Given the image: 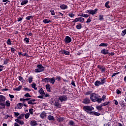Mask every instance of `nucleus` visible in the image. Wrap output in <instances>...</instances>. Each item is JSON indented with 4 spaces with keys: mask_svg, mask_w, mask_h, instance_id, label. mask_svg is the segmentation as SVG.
I'll list each match as a JSON object with an SVG mask.
<instances>
[{
    "mask_svg": "<svg viewBox=\"0 0 126 126\" xmlns=\"http://www.w3.org/2000/svg\"><path fill=\"white\" fill-rule=\"evenodd\" d=\"M11 117H12V115H6L5 116V117H4V119H5V120H7L8 118H11Z\"/></svg>",
    "mask_w": 126,
    "mask_h": 126,
    "instance_id": "42",
    "label": "nucleus"
},
{
    "mask_svg": "<svg viewBox=\"0 0 126 126\" xmlns=\"http://www.w3.org/2000/svg\"><path fill=\"white\" fill-rule=\"evenodd\" d=\"M50 12L51 13V15H55V11H54V10H50Z\"/></svg>",
    "mask_w": 126,
    "mask_h": 126,
    "instance_id": "57",
    "label": "nucleus"
},
{
    "mask_svg": "<svg viewBox=\"0 0 126 126\" xmlns=\"http://www.w3.org/2000/svg\"><path fill=\"white\" fill-rule=\"evenodd\" d=\"M7 45H11V40H10V39H8L7 40V42H6Z\"/></svg>",
    "mask_w": 126,
    "mask_h": 126,
    "instance_id": "40",
    "label": "nucleus"
},
{
    "mask_svg": "<svg viewBox=\"0 0 126 126\" xmlns=\"http://www.w3.org/2000/svg\"><path fill=\"white\" fill-rule=\"evenodd\" d=\"M83 109L85 112L87 113V114L90 115V113L92 112V111H94V107L91 105H86L83 106Z\"/></svg>",
    "mask_w": 126,
    "mask_h": 126,
    "instance_id": "2",
    "label": "nucleus"
},
{
    "mask_svg": "<svg viewBox=\"0 0 126 126\" xmlns=\"http://www.w3.org/2000/svg\"><path fill=\"white\" fill-rule=\"evenodd\" d=\"M70 53L68 51L64 50V55H66L67 56H69Z\"/></svg>",
    "mask_w": 126,
    "mask_h": 126,
    "instance_id": "39",
    "label": "nucleus"
},
{
    "mask_svg": "<svg viewBox=\"0 0 126 126\" xmlns=\"http://www.w3.org/2000/svg\"><path fill=\"white\" fill-rule=\"evenodd\" d=\"M37 68L34 70V72L36 73L43 72L45 70V67L43 66L42 64L37 65Z\"/></svg>",
    "mask_w": 126,
    "mask_h": 126,
    "instance_id": "3",
    "label": "nucleus"
},
{
    "mask_svg": "<svg viewBox=\"0 0 126 126\" xmlns=\"http://www.w3.org/2000/svg\"><path fill=\"white\" fill-rule=\"evenodd\" d=\"M28 103L29 105H35L36 104V103L32 102V101L31 100H29L28 102Z\"/></svg>",
    "mask_w": 126,
    "mask_h": 126,
    "instance_id": "29",
    "label": "nucleus"
},
{
    "mask_svg": "<svg viewBox=\"0 0 126 126\" xmlns=\"http://www.w3.org/2000/svg\"><path fill=\"white\" fill-rule=\"evenodd\" d=\"M74 124V122H73V121H71L69 122L70 126H73Z\"/></svg>",
    "mask_w": 126,
    "mask_h": 126,
    "instance_id": "61",
    "label": "nucleus"
},
{
    "mask_svg": "<svg viewBox=\"0 0 126 126\" xmlns=\"http://www.w3.org/2000/svg\"><path fill=\"white\" fill-rule=\"evenodd\" d=\"M27 3H28V0H22V2H21V5H24Z\"/></svg>",
    "mask_w": 126,
    "mask_h": 126,
    "instance_id": "18",
    "label": "nucleus"
},
{
    "mask_svg": "<svg viewBox=\"0 0 126 126\" xmlns=\"http://www.w3.org/2000/svg\"><path fill=\"white\" fill-rule=\"evenodd\" d=\"M102 46H103L104 47H107V46H108V43H101L100 44L99 47H101Z\"/></svg>",
    "mask_w": 126,
    "mask_h": 126,
    "instance_id": "34",
    "label": "nucleus"
},
{
    "mask_svg": "<svg viewBox=\"0 0 126 126\" xmlns=\"http://www.w3.org/2000/svg\"><path fill=\"white\" fill-rule=\"evenodd\" d=\"M76 28L77 29H78V30L81 29V28H82V26L81 25V24H78L76 26Z\"/></svg>",
    "mask_w": 126,
    "mask_h": 126,
    "instance_id": "32",
    "label": "nucleus"
},
{
    "mask_svg": "<svg viewBox=\"0 0 126 126\" xmlns=\"http://www.w3.org/2000/svg\"><path fill=\"white\" fill-rule=\"evenodd\" d=\"M98 11V9L97 8L94 9V10L90 9L86 11V13H88V14H90L91 15H94V14H96Z\"/></svg>",
    "mask_w": 126,
    "mask_h": 126,
    "instance_id": "5",
    "label": "nucleus"
},
{
    "mask_svg": "<svg viewBox=\"0 0 126 126\" xmlns=\"http://www.w3.org/2000/svg\"><path fill=\"white\" fill-rule=\"evenodd\" d=\"M46 116L47 114H46V113H45L44 111L42 112L40 115V117L41 119H44V118H45V117H46Z\"/></svg>",
    "mask_w": 126,
    "mask_h": 126,
    "instance_id": "14",
    "label": "nucleus"
},
{
    "mask_svg": "<svg viewBox=\"0 0 126 126\" xmlns=\"http://www.w3.org/2000/svg\"><path fill=\"white\" fill-rule=\"evenodd\" d=\"M58 99H59L61 102H63V101L67 100V96H66V95H62L60 96Z\"/></svg>",
    "mask_w": 126,
    "mask_h": 126,
    "instance_id": "7",
    "label": "nucleus"
},
{
    "mask_svg": "<svg viewBox=\"0 0 126 126\" xmlns=\"http://www.w3.org/2000/svg\"><path fill=\"white\" fill-rule=\"evenodd\" d=\"M32 88H33L34 90H37L38 89L37 87H36V84L35 83H33L32 84Z\"/></svg>",
    "mask_w": 126,
    "mask_h": 126,
    "instance_id": "26",
    "label": "nucleus"
},
{
    "mask_svg": "<svg viewBox=\"0 0 126 126\" xmlns=\"http://www.w3.org/2000/svg\"><path fill=\"white\" fill-rule=\"evenodd\" d=\"M97 68L99 69L102 73L106 71V68L105 67V66H102V65H98Z\"/></svg>",
    "mask_w": 126,
    "mask_h": 126,
    "instance_id": "10",
    "label": "nucleus"
},
{
    "mask_svg": "<svg viewBox=\"0 0 126 126\" xmlns=\"http://www.w3.org/2000/svg\"><path fill=\"white\" fill-rule=\"evenodd\" d=\"M25 97H31V95L29 94V93H27L26 94L24 95Z\"/></svg>",
    "mask_w": 126,
    "mask_h": 126,
    "instance_id": "59",
    "label": "nucleus"
},
{
    "mask_svg": "<svg viewBox=\"0 0 126 126\" xmlns=\"http://www.w3.org/2000/svg\"><path fill=\"white\" fill-rule=\"evenodd\" d=\"M91 22V19H90V18H89L86 21V23H90Z\"/></svg>",
    "mask_w": 126,
    "mask_h": 126,
    "instance_id": "64",
    "label": "nucleus"
},
{
    "mask_svg": "<svg viewBox=\"0 0 126 126\" xmlns=\"http://www.w3.org/2000/svg\"><path fill=\"white\" fill-rule=\"evenodd\" d=\"M99 99H101V101H103V100H105L106 99V95H104L102 96L101 98H99Z\"/></svg>",
    "mask_w": 126,
    "mask_h": 126,
    "instance_id": "56",
    "label": "nucleus"
},
{
    "mask_svg": "<svg viewBox=\"0 0 126 126\" xmlns=\"http://www.w3.org/2000/svg\"><path fill=\"white\" fill-rule=\"evenodd\" d=\"M49 82L52 84H54L55 82H56V79H55L54 77L49 78Z\"/></svg>",
    "mask_w": 126,
    "mask_h": 126,
    "instance_id": "12",
    "label": "nucleus"
},
{
    "mask_svg": "<svg viewBox=\"0 0 126 126\" xmlns=\"http://www.w3.org/2000/svg\"><path fill=\"white\" fill-rule=\"evenodd\" d=\"M102 105H101V106H96V109L97 110H98V111H102Z\"/></svg>",
    "mask_w": 126,
    "mask_h": 126,
    "instance_id": "36",
    "label": "nucleus"
},
{
    "mask_svg": "<svg viewBox=\"0 0 126 126\" xmlns=\"http://www.w3.org/2000/svg\"><path fill=\"white\" fill-rule=\"evenodd\" d=\"M104 16H103V15H100L99 16V20H103V19H104Z\"/></svg>",
    "mask_w": 126,
    "mask_h": 126,
    "instance_id": "43",
    "label": "nucleus"
},
{
    "mask_svg": "<svg viewBox=\"0 0 126 126\" xmlns=\"http://www.w3.org/2000/svg\"><path fill=\"white\" fill-rule=\"evenodd\" d=\"M45 87L48 92H51V86L49 84L46 85Z\"/></svg>",
    "mask_w": 126,
    "mask_h": 126,
    "instance_id": "17",
    "label": "nucleus"
},
{
    "mask_svg": "<svg viewBox=\"0 0 126 126\" xmlns=\"http://www.w3.org/2000/svg\"><path fill=\"white\" fill-rule=\"evenodd\" d=\"M17 109H22V107H23V103H19L17 104Z\"/></svg>",
    "mask_w": 126,
    "mask_h": 126,
    "instance_id": "20",
    "label": "nucleus"
},
{
    "mask_svg": "<svg viewBox=\"0 0 126 126\" xmlns=\"http://www.w3.org/2000/svg\"><path fill=\"white\" fill-rule=\"evenodd\" d=\"M64 41L65 43V44H69L70 42H71V38L69 37V36H65Z\"/></svg>",
    "mask_w": 126,
    "mask_h": 126,
    "instance_id": "6",
    "label": "nucleus"
},
{
    "mask_svg": "<svg viewBox=\"0 0 126 126\" xmlns=\"http://www.w3.org/2000/svg\"><path fill=\"white\" fill-rule=\"evenodd\" d=\"M50 81V78H45L42 79V81H44V82H49Z\"/></svg>",
    "mask_w": 126,
    "mask_h": 126,
    "instance_id": "27",
    "label": "nucleus"
},
{
    "mask_svg": "<svg viewBox=\"0 0 126 126\" xmlns=\"http://www.w3.org/2000/svg\"><path fill=\"white\" fill-rule=\"evenodd\" d=\"M20 125H24V122L21 121V120H19V122L18 123Z\"/></svg>",
    "mask_w": 126,
    "mask_h": 126,
    "instance_id": "53",
    "label": "nucleus"
},
{
    "mask_svg": "<svg viewBox=\"0 0 126 126\" xmlns=\"http://www.w3.org/2000/svg\"><path fill=\"white\" fill-rule=\"evenodd\" d=\"M58 122H63V118H60L58 119Z\"/></svg>",
    "mask_w": 126,
    "mask_h": 126,
    "instance_id": "58",
    "label": "nucleus"
},
{
    "mask_svg": "<svg viewBox=\"0 0 126 126\" xmlns=\"http://www.w3.org/2000/svg\"><path fill=\"white\" fill-rule=\"evenodd\" d=\"M83 104H86L87 105H89L90 104V98H86L83 99L82 101Z\"/></svg>",
    "mask_w": 126,
    "mask_h": 126,
    "instance_id": "9",
    "label": "nucleus"
},
{
    "mask_svg": "<svg viewBox=\"0 0 126 126\" xmlns=\"http://www.w3.org/2000/svg\"><path fill=\"white\" fill-rule=\"evenodd\" d=\"M104 83H106V78L101 79L100 80V84L103 85Z\"/></svg>",
    "mask_w": 126,
    "mask_h": 126,
    "instance_id": "24",
    "label": "nucleus"
},
{
    "mask_svg": "<svg viewBox=\"0 0 126 126\" xmlns=\"http://www.w3.org/2000/svg\"><path fill=\"white\" fill-rule=\"evenodd\" d=\"M5 106H6V107H10V102H9V100H6V101Z\"/></svg>",
    "mask_w": 126,
    "mask_h": 126,
    "instance_id": "28",
    "label": "nucleus"
},
{
    "mask_svg": "<svg viewBox=\"0 0 126 126\" xmlns=\"http://www.w3.org/2000/svg\"><path fill=\"white\" fill-rule=\"evenodd\" d=\"M94 85L95 86H100V85H101V83L100 82V81H96L94 83Z\"/></svg>",
    "mask_w": 126,
    "mask_h": 126,
    "instance_id": "23",
    "label": "nucleus"
},
{
    "mask_svg": "<svg viewBox=\"0 0 126 126\" xmlns=\"http://www.w3.org/2000/svg\"><path fill=\"white\" fill-rule=\"evenodd\" d=\"M14 115L15 117H18L19 116L20 114L18 112H14Z\"/></svg>",
    "mask_w": 126,
    "mask_h": 126,
    "instance_id": "62",
    "label": "nucleus"
},
{
    "mask_svg": "<svg viewBox=\"0 0 126 126\" xmlns=\"http://www.w3.org/2000/svg\"><path fill=\"white\" fill-rule=\"evenodd\" d=\"M79 22H84V18L82 17H79Z\"/></svg>",
    "mask_w": 126,
    "mask_h": 126,
    "instance_id": "35",
    "label": "nucleus"
},
{
    "mask_svg": "<svg viewBox=\"0 0 126 126\" xmlns=\"http://www.w3.org/2000/svg\"><path fill=\"white\" fill-rule=\"evenodd\" d=\"M107 105H109V102H105L101 104L102 107H104V106H107Z\"/></svg>",
    "mask_w": 126,
    "mask_h": 126,
    "instance_id": "37",
    "label": "nucleus"
},
{
    "mask_svg": "<svg viewBox=\"0 0 126 126\" xmlns=\"http://www.w3.org/2000/svg\"><path fill=\"white\" fill-rule=\"evenodd\" d=\"M15 51H16V50H15V49H14V48H11V53H15Z\"/></svg>",
    "mask_w": 126,
    "mask_h": 126,
    "instance_id": "55",
    "label": "nucleus"
},
{
    "mask_svg": "<svg viewBox=\"0 0 126 126\" xmlns=\"http://www.w3.org/2000/svg\"><path fill=\"white\" fill-rule=\"evenodd\" d=\"M33 111H34V109H29V113H30V114H31V115H33Z\"/></svg>",
    "mask_w": 126,
    "mask_h": 126,
    "instance_id": "45",
    "label": "nucleus"
},
{
    "mask_svg": "<svg viewBox=\"0 0 126 126\" xmlns=\"http://www.w3.org/2000/svg\"><path fill=\"white\" fill-rule=\"evenodd\" d=\"M19 80L21 82H23L24 81V79L22 76H19Z\"/></svg>",
    "mask_w": 126,
    "mask_h": 126,
    "instance_id": "38",
    "label": "nucleus"
},
{
    "mask_svg": "<svg viewBox=\"0 0 126 126\" xmlns=\"http://www.w3.org/2000/svg\"><path fill=\"white\" fill-rule=\"evenodd\" d=\"M90 115H93V116H100V113L95 111H92V112L90 113Z\"/></svg>",
    "mask_w": 126,
    "mask_h": 126,
    "instance_id": "13",
    "label": "nucleus"
},
{
    "mask_svg": "<svg viewBox=\"0 0 126 126\" xmlns=\"http://www.w3.org/2000/svg\"><path fill=\"white\" fill-rule=\"evenodd\" d=\"M37 125H38L37 124V122L36 121H32L31 122V126H37Z\"/></svg>",
    "mask_w": 126,
    "mask_h": 126,
    "instance_id": "16",
    "label": "nucleus"
},
{
    "mask_svg": "<svg viewBox=\"0 0 126 126\" xmlns=\"http://www.w3.org/2000/svg\"><path fill=\"white\" fill-rule=\"evenodd\" d=\"M22 88V86H20L18 87H17L16 88L14 89V90L16 91H20Z\"/></svg>",
    "mask_w": 126,
    "mask_h": 126,
    "instance_id": "25",
    "label": "nucleus"
},
{
    "mask_svg": "<svg viewBox=\"0 0 126 126\" xmlns=\"http://www.w3.org/2000/svg\"><path fill=\"white\" fill-rule=\"evenodd\" d=\"M43 22L44 24H47L48 23H50V22H52V21L48 19H44L43 20Z\"/></svg>",
    "mask_w": 126,
    "mask_h": 126,
    "instance_id": "22",
    "label": "nucleus"
},
{
    "mask_svg": "<svg viewBox=\"0 0 126 126\" xmlns=\"http://www.w3.org/2000/svg\"><path fill=\"white\" fill-rule=\"evenodd\" d=\"M5 96L0 95V105L3 107V109H5V104H4V103H3L5 101Z\"/></svg>",
    "mask_w": 126,
    "mask_h": 126,
    "instance_id": "4",
    "label": "nucleus"
},
{
    "mask_svg": "<svg viewBox=\"0 0 126 126\" xmlns=\"http://www.w3.org/2000/svg\"><path fill=\"white\" fill-rule=\"evenodd\" d=\"M116 93L117 94H121V93H122V92H121V91H120L119 90H117Z\"/></svg>",
    "mask_w": 126,
    "mask_h": 126,
    "instance_id": "63",
    "label": "nucleus"
},
{
    "mask_svg": "<svg viewBox=\"0 0 126 126\" xmlns=\"http://www.w3.org/2000/svg\"><path fill=\"white\" fill-rule=\"evenodd\" d=\"M33 81V78L32 77H29V83H31Z\"/></svg>",
    "mask_w": 126,
    "mask_h": 126,
    "instance_id": "41",
    "label": "nucleus"
},
{
    "mask_svg": "<svg viewBox=\"0 0 126 126\" xmlns=\"http://www.w3.org/2000/svg\"><path fill=\"white\" fill-rule=\"evenodd\" d=\"M31 18H33V16H29L26 18V20H30Z\"/></svg>",
    "mask_w": 126,
    "mask_h": 126,
    "instance_id": "44",
    "label": "nucleus"
},
{
    "mask_svg": "<svg viewBox=\"0 0 126 126\" xmlns=\"http://www.w3.org/2000/svg\"><path fill=\"white\" fill-rule=\"evenodd\" d=\"M60 100L59 99H55V102L54 103V106L55 107H57V108H61V104L60 103Z\"/></svg>",
    "mask_w": 126,
    "mask_h": 126,
    "instance_id": "8",
    "label": "nucleus"
},
{
    "mask_svg": "<svg viewBox=\"0 0 126 126\" xmlns=\"http://www.w3.org/2000/svg\"><path fill=\"white\" fill-rule=\"evenodd\" d=\"M20 101L21 102H23V103H24V102H26V98H20Z\"/></svg>",
    "mask_w": 126,
    "mask_h": 126,
    "instance_id": "51",
    "label": "nucleus"
},
{
    "mask_svg": "<svg viewBox=\"0 0 126 126\" xmlns=\"http://www.w3.org/2000/svg\"><path fill=\"white\" fill-rule=\"evenodd\" d=\"M25 116V114L23 113L21 114L19 117H18V119H23Z\"/></svg>",
    "mask_w": 126,
    "mask_h": 126,
    "instance_id": "30",
    "label": "nucleus"
},
{
    "mask_svg": "<svg viewBox=\"0 0 126 126\" xmlns=\"http://www.w3.org/2000/svg\"><path fill=\"white\" fill-rule=\"evenodd\" d=\"M3 67H4L3 65H0V72L3 70Z\"/></svg>",
    "mask_w": 126,
    "mask_h": 126,
    "instance_id": "50",
    "label": "nucleus"
},
{
    "mask_svg": "<svg viewBox=\"0 0 126 126\" xmlns=\"http://www.w3.org/2000/svg\"><path fill=\"white\" fill-rule=\"evenodd\" d=\"M39 93L40 94V95H45V92H44V90L42 88H41L39 91H38Z\"/></svg>",
    "mask_w": 126,
    "mask_h": 126,
    "instance_id": "21",
    "label": "nucleus"
},
{
    "mask_svg": "<svg viewBox=\"0 0 126 126\" xmlns=\"http://www.w3.org/2000/svg\"><path fill=\"white\" fill-rule=\"evenodd\" d=\"M69 17H74V14L73 13H70L69 14Z\"/></svg>",
    "mask_w": 126,
    "mask_h": 126,
    "instance_id": "60",
    "label": "nucleus"
},
{
    "mask_svg": "<svg viewBox=\"0 0 126 126\" xmlns=\"http://www.w3.org/2000/svg\"><path fill=\"white\" fill-rule=\"evenodd\" d=\"M29 117H30V113H27L26 114H25V119H28Z\"/></svg>",
    "mask_w": 126,
    "mask_h": 126,
    "instance_id": "33",
    "label": "nucleus"
},
{
    "mask_svg": "<svg viewBox=\"0 0 126 126\" xmlns=\"http://www.w3.org/2000/svg\"><path fill=\"white\" fill-rule=\"evenodd\" d=\"M126 34V29L122 31V36H125Z\"/></svg>",
    "mask_w": 126,
    "mask_h": 126,
    "instance_id": "48",
    "label": "nucleus"
},
{
    "mask_svg": "<svg viewBox=\"0 0 126 126\" xmlns=\"http://www.w3.org/2000/svg\"><path fill=\"white\" fill-rule=\"evenodd\" d=\"M101 54H103V55H107L109 54V51L108 50L105 49H103L101 50Z\"/></svg>",
    "mask_w": 126,
    "mask_h": 126,
    "instance_id": "11",
    "label": "nucleus"
},
{
    "mask_svg": "<svg viewBox=\"0 0 126 126\" xmlns=\"http://www.w3.org/2000/svg\"><path fill=\"white\" fill-rule=\"evenodd\" d=\"M67 5H65V4H62L60 6V8H61V9H67Z\"/></svg>",
    "mask_w": 126,
    "mask_h": 126,
    "instance_id": "15",
    "label": "nucleus"
},
{
    "mask_svg": "<svg viewBox=\"0 0 126 126\" xmlns=\"http://www.w3.org/2000/svg\"><path fill=\"white\" fill-rule=\"evenodd\" d=\"M90 97L92 102H97V103H101L102 102V99L99 98L100 96L95 93L91 94Z\"/></svg>",
    "mask_w": 126,
    "mask_h": 126,
    "instance_id": "1",
    "label": "nucleus"
},
{
    "mask_svg": "<svg viewBox=\"0 0 126 126\" xmlns=\"http://www.w3.org/2000/svg\"><path fill=\"white\" fill-rule=\"evenodd\" d=\"M56 80H58V81H61L62 80V77L61 76H57Z\"/></svg>",
    "mask_w": 126,
    "mask_h": 126,
    "instance_id": "47",
    "label": "nucleus"
},
{
    "mask_svg": "<svg viewBox=\"0 0 126 126\" xmlns=\"http://www.w3.org/2000/svg\"><path fill=\"white\" fill-rule=\"evenodd\" d=\"M109 3H110V2L109 1H108L105 4V6L107 8H110V6H109Z\"/></svg>",
    "mask_w": 126,
    "mask_h": 126,
    "instance_id": "31",
    "label": "nucleus"
},
{
    "mask_svg": "<svg viewBox=\"0 0 126 126\" xmlns=\"http://www.w3.org/2000/svg\"><path fill=\"white\" fill-rule=\"evenodd\" d=\"M48 120L49 121H55V118H54V116L52 115H49L47 117Z\"/></svg>",
    "mask_w": 126,
    "mask_h": 126,
    "instance_id": "19",
    "label": "nucleus"
},
{
    "mask_svg": "<svg viewBox=\"0 0 126 126\" xmlns=\"http://www.w3.org/2000/svg\"><path fill=\"white\" fill-rule=\"evenodd\" d=\"M8 61L9 60L7 59H6L4 60V64H7L8 63Z\"/></svg>",
    "mask_w": 126,
    "mask_h": 126,
    "instance_id": "46",
    "label": "nucleus"
},
{
    "mask_svg": "<svg viewBox=\"0 0 126 126\" xmlns=\"http://www.w3.org/2000/svg\"><path fill=\"white\" fill-rule=\"evenodd\" d=\"M71 85H72L74 87H75L76 86L75 85V83H74V81H72L71 83Z\"/></svg>",
    "mask_w": 126,
    "mask_h": 126,
    "instance_id": "54",
    "label": "nucleus"
},
{
    "mask_svg": "<svg viewBox=\"0 0 126 126\" xmlns=\"http://www.w3.org/2000/svg\"><path fill=\"white\" fill-rule=\"evenodd\" d=\"M79 22V20L78 18H76L75 19H74V20L73 21V22Z\"/></svg>",
    "mask_w": 126,
    "mask_h": 126,
    "instance_id": "52",
    "label": "nucleus"
},
{
    "mask_svg": "<svg viewBox=\"0 0 126 126\" xmlns=\"http://www.w3.org/2000/svg\"><path fill=\"white\" fill-rule=\"evenodd\" d=\"M24 41H25V42H26V43H29V38L26 37L24 39Z\"/></svg>",
    "mask_w": 126,
    "mask_h": 126,
    "instance_id": "49",
    "label": "nucleus"
}]
</instances>
